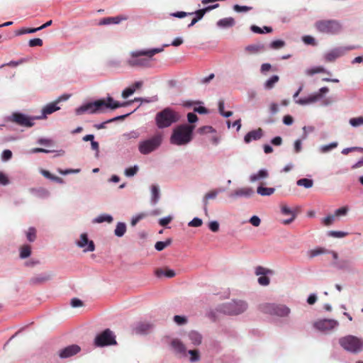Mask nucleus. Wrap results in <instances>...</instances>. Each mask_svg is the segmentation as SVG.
Here are the masks:
<instances>
[{"mask_svg":"<svg viewBox=\"0 0 363 363\" xmlns=\"http://www.w3.org/2000/svg\"><path fill=\"white\" fill-rule=\"evenodd\" d=\"M189 354V361L192 363L199 362L201 359V354L198 350H186V355Z\"/></svg>","mask_w":363,"mask_h":363,"instance_id":"obj_34","label":"nucleus"},{"mask_svg":"<svg viewBox=\"0 0 363 363\" xmlns=\"http://www.w3.org/2000/svg\"><path fill=\"white\" fill-rule=\"evenodd\" d=\"M348 235L347 232L344 231H337V230H330L328 232V235L329 237L335 238H342L346 237Z\"/></svg>","mask_w":363,"mask_h":363,"instance_id":"obj_44","label":"nucleus"},{"mask_svg":"<svg viewBox=\"0 0 363 363\" xmlns=\"http://www.w3.org/2000/svg\"><path fill=\"white\" fill-rule=\"evenodd\" d=\"M326 92H295L294 100L296 103L305 106L319 102L321 105H328L331 101L326 99Z\"/></svg>","mask_w":363,"mask_h":363,"instance_id":"obj_3","label":"nucleus"},{"mask_svg":"<svg viewBox=\"0 0 363 363\" xmlns=\"http://www.w3.org/2000/svg\"><path fill=\"white\" fill-rule=\"evenodd\" d=\"M279 80V77L277 75H273L269 79H267L264 84L265 88L272 89L274 84H276Z\"/></svg>","mask_w":363,"mask_h":363,"instance_id":"obj_50","label":"nucleus"},{"mask_svg":"<svg viewBox=\"0 0 363 363\" xmlns=\"http://www.w3.org/2000/svg\"><path fill=\"white\" fill-rule=\"evenodd\" d=\"M269 177L268 171L265 169H262L258 172L252 174L250 176V181L255 182L257 181L266 179Z\"/></svg>","mask_w":363,"mask_h":363,"instance_id":"obj_26","label":"nucleus"},{"mask_svg":"<svg viewBox=\"0 0 363 363\" xmlns=\"http://www.w3.org/2000/svg\"><path fill=\"white\" fill-rule=\"evenodd\" d=\"M171 243L170 240H167L164 242L163 241H158L156 242L155 247L157 251H162L166 247L169 246Z\"/></svg>","mask_w":363,"mask_h":363,"instance_id":"obj_52","label":"nucleus"},{"mask_svg":"<svg viewBox=\"0 0 363 363\" xmlns=\"http://www.w3.org/2000/svg\"><path fill=\"white\" fill-rule=\"evenodd\" d=\"M264 45L259 44H252L245 47V51L249 53L255 54L264 50Z\"/></svg>","mask_w":363,"mask_h":363,"instance_id":"obj_33","label":"nucleus"},{"mask_svg":"<svg viewBox=\"0 0 363 363\" xmlns=\"http://www.w3.org/2000/svg\"><path fill=\"white\" fill-rule=\"evenodd\" d=\"M254 194V191L251 187H244L236 189L235 191L230 193L229 196L233 199L238 197L250 198Z\"/></svg>","mask_w":363,"mask_h":363,"instance_id":"obj_17","label":"nucleus"},{"mask_svg":"<svg viewBox=\"0 0 363 363\" xmlns=\"http://www.w3.org/2000/svg\"><path fill=\"white\" fill-rule=\"evenodd\" d=\"M250 30L255 33H271L272 31V28L269 26H264L263 28H259L255 25H252L250 27Z\"/></svg>","mask_w":363,"mask_h":363,"instance_id":"obj_36","label":"nucleus"},{"mask_svg":"<svg viewBox=\"0 0 363 363\" xmlns=\"http://www.w3.org/2000/svg\"><path fill=\"white\" fill-rule=\"evenodd\" d=\"M179 116L177 113L169 108H166L158 112L155 116V123L158 128H168L177 122Z\"/></svg>","mask_w":363,"mask_h":363,"instance_id":"obj_6","label":"nucleus"},{"mask_svg":"<svg viewBox=\"0 0 363 363\" xmlns=\"http://www.w3.org/2000/svg\"><path fill=\"white\" fill-rule=\"evenodd\" d=\"M31 254V248L29 245H23L20 249V257L21 259H26Z\"/></svg>","mask_w":363,"mask_h":363,"instance_id":"obj_42","label":"nucleus"},{"mask_svg":"<svg viewBox=\"0 0 363 363\" xmlns=\"http://www.w3.org/2000/svg\"><path fill=\"white\" fill-rule=\"evenodd\" d=\"M94 343L97 347L116 345V337L111 330L106 329L95 337Z\"/></svg>","mask_w":363,"mask_h":363,"instance_id":"obj_15","label":"nucleus"},{"mask_svg":"<svg viewBox=\"0 0 363 363\" xmlns=\"http://www.w3.org/2000/svg\"><path fill=\"white\" fill-rule=\"evenodd\" d=\"M31 192L33 193L35 196L40 198H47L49 196V191L44 188H39L37 189H31Z\"/></svg>","mask_w":363,"mask_h":363,"instance_id":"obj_37","label":"nucleus"},{"mask_svg":"<svg viewBox=\"0 0 363 363\" xmlns=\"http://www.w3.org/2000/svg\"><path fill=\"white\" fill-rule=\"evenodd\" d=\"M223 191L222 189L218 190H212L207 194H205V196L203 198V211L206 215H208V203L209 199H214L216 198L219 192Z\"/></svg>","mask_w":363,"mask_h":363,"instance_id":"obj_23","label":"nucleus"},{"mask_svg":"<svg viewBox=\"0 0 363 363\" xmlns=\"http://www.w3.org/2000/svg\"><path fill=\"white\" fill-rule=\"evenodd\" d=\"M202 224L203 221L201 218H194L188 223V225L190 227H200Z\"/></svg>","mask_w":363,"mask_h":363,"instance_id":"obj_59","label":"nucleus"},{"mask_svg":"<svg viewBox=\"0 0 363 363\" xmlns=\"http://www.w3.org/2000/svg\"><path fill=\"white\" fill-rule=\"evenodd\" d=\"M113 217L108 214H101L93 220V223H101L103 222L111 223Z\"/></svg>","mask_w":363,"mask_h":363,"instance_id":"obj_35","label":"nucleus"},{"mask_svg":"<svg viewBox=\"0 0 363 363\" xmlns=\"http://www.w3.org/2000/svg\"><path fill=\"white\" fill-rule=\"evenodd\" d=\"M315 28L319 33L330 35H338L342 30L341 22L334 19L318 21Z\"/></svg>","mask_w":363,"mask_h":363,"instance_id":"obj_5","label":"nucleus"},{"mask_svg":"<svg viewBox=\"0 0 363 363\" xmlns=\"http://www.w3.org/2000/svg\"><path fill=\"white\" fill-rule=\"evenodd\" d=\"M171 346L173 350L178 354L186 356V348L185 345L179 339L175 338L171 341Z\"/></svg>","mask_w":363,"mask_h":363,"instance_id":"obj_21","label":"nucleus"},{"mask_svg":"<svg viewBox=\"0 0 363 363\" xmlns=\"http://www.w3.org/2000/svg\"><path fill=\"white\" fill-rule=\"evenodd\" d=\"M152 328V325L148 323H139L135 328L137 334H145L148 333Z\"/></svg>","mask_w":363,"mask_h":363,"instance_id":"obj_28","label":"nucleus"},{"mask_svg":"<svg viewBox=\"0 0 363 363\" xmlns=\"http://www.w3.org/2000/svg\"><path fill=\"white\" fill-rule=\"evenodd\" d=\"M150 191H151V199L150 202L151 203L155 206L156 205L160 198V187L157 184H153L150 187Z\"/></svg>","mask_w":363,"mask_h":363,"instance_id":"obj_24","label":"nucleus"},{"mask_svg":"<svg viewBox=\"0 0 363 363\" xmlns=\"http://www.w3.org/2000/svg\"><path fill=\"white\" fill-rule=\"evenodd\" d=\"M340 323L335 319H320L313 323V327L317 330L323 333H329L336 330Z\"/></svg>","mask_w":363,"mask_h":363,"instance_id":"obj_13","label":"nucleus"},{"mask_svg":"<svg viewBox=\"0 0 363 363\" xmlns=\"http://www.w3.org/2000/svg\"><path fill=\"white\" fill-rule=\"evenodd\" d=\"M129 114H125V115H123V116H117V117H115L113 118H111L110 120H108L106 122H104L102 123H100L99 125H96L95 127L97 128V129H102V128H105V125L106 123H111V122H113V121H116L117 120H121V119H123L125 118L127 116H128Z\"/></svg>","mask_w":363,"mask_h":363,"instance_id":"obj_47","label":"nucleus"},{"mask_svg":"<svg viewBox=\"0 0 363 363\" xmlns=\"http://www.w3.org/2000/svg\"><path fill=\"white\" fill-rule=\"evenodd\" d=\"M71 96L70 94H65L58 97L55 101L51 102L46 106H45L42 109V114L38 116H35L37 120H42L47 118L48 115H50L54 113L56 111L60 109V107L58 106L60 103L62 101H65L69 99Z\"/></svg>","mask_w":363,"mask_h":363,"instance_id":"obj_12","label":"nucleus"},{"mask_svg":"<svg viewBox=\"0 0 363 363\" xmlns=\"http://www.w3.org/2000/svg\"><path fill=\"white\" fill-rule=\"evenodd\" d=\"M273 271L269 269L264 268L263 267L259 266L255 269V274L257 276H264L267 274H273Z\"/></svg>","mask_w":363,"mask_h":363,"instance_id":"obj_43","label":"nucleus"},{"mask_svg":"<svg viewBox=\"0 0 363 363\" xmlns=\"http://www.w3.org/2000/svg\"><path fill=\"white\" fill-rule=\"evenodd\" d=\"M140 133L138 131L133 130L129 133H124L123 138L125 140L136 139L139 138Z\"/></svg>","mask_w":363,"mask_h":363,"instance_id":"obj_54","label":"nucleus"},{"mask_svg":"<svg viewBox=\"0 0 363 363\" xmlns=\"http://www.w3.org/2000/svg\"><path fill=\"white\" fill-rule=\"evenodd\" d=\"M126 232V225L125 223L119 222L117 223L116 229L114 230V234L116 236L121 238L124 235Z\"/></svg>","mask_w":363,"mask_h":363,"instance_id":"obj_32","label":"nucleus"},{"mask_svg":"<svg viewBox=\"0 0 363 363\" xmlns=\"http://www.w3.org/2000/svg\"><path fill=\"white\" fill-rule=\"evenodd\" d=\"M355 48L356 47L354 45L335 47L325 52L323 55V59L326 62H333Z\"/></svg>","mask_w":363,"mask_h":363,"instance_id":"obj_11","label":"nucleus"},{"mask_svg":"<svg viewBox=\"0 0 363 363\" xmlns=\"http://www.w3.org/2000/svg\"><path fill=\"white\" fill-rule=\"evenodd\" d=\"M198 132L201 135H205L208 133H215L216 131L212 126L205 125L199 128Z\"/></svg>","mask_w":363,"mask_h":363,"instance_id":"obj_49","label":"nucleus"},{"mask_svg":"<svg viewBox=\"0 0 363 363\" xmlns=\"http://www.w3.org/2000/svg\"><path fill=\"white\" fill-rule=\"evenodd\" d=\"M138 169H139L138 166L134 165L133 167L126 168L125 169L124 174L127 177H131L137 174V172H138Z\"/></svg>","mask_w":363,"mask_h":363,"instance_id":"obj_48","label":"nucleus"},{"mask_svg":"<svg viewBox=\"0 0 363 363\" xmlns=\"http://www.w3.org/2000/svg\"><path fill=\"white\" fill-rule=\"evenodd\" d=\"M195 128L194 125H180L175 128L170 138V142L176 145H185L192 140L193 131Z\"/></svg>","mask_w":363,"mask_h":363,"instance_id":"obj_2","label":"nucleus"},{"mask_svg":"<svg viewBox=\"0 0 363 363\" xmlns=\"http://www.w3.org/2000/svg\"><path fill=\"white\" fill-rule=\"evenodd\" d=\"M349 123L351 126L354 128H357L361 125H363V116H359L357 118H352L349 121Z\"/></svg>","mask_w":363,"mask_h":363,"instance_id":"obj_46","label":"nucleus"},{"mask_svg":"<svg viewBox=\"0 0 363 363\" xmlns=\"http://www.w3.org/2000/svg\"><path fill=\"white\" fill-rule=\"evenodd\" d=\"M173 319L179 325H184L187 323V318L185 316L176 315L174 316Z\"/></svg>","mask_w":363,"mask_h":363,"instance_id":"obj_57","label":"nucleus"},{"mask_svg":"<svg viewBox=\"0 0 363 363\" xmlns=\"http://www.w3.org/2000/svg\"><path fill=\"white\" fill-rule=\"evenodd\" d=\"M275 192V189L272 187H265L259 185L257 189V193L262 196H269Z\"/></svg>","mask_w":363,"mask_h":363,"instance_id":"obj_29","label":"nucleus"},{"mask_svg":"<svg viewBox=\"0 0 363 363\" xmlns=\"http://www.w3.org/2000/svg\"><path fill=\"white\" fill-rule=\"evenodd\" d=\"M28 45L30 47L42 46L43 40L40 38H33L29 40Z\"/></svg>","mask_w":363,"mask_h":363,"instance_id":"obj_62","label":"nucleus"},{"mask_svg":"<svg viewBox=\"0 0 363 363\" xmlns=\"http://www.w3.org/2000/svg\"><path fill=\"white\" fill-rule=\"evenodd\" d=\"M248 307L247 303L242 300H233L222 304L219 311L225 314L236 315L244 313Z\"/></svg>","mask_w":363,"mask_h":363,"instance_id":"obj_9","label":"nucleus"},{"mask_svg":"<svg viewBox=\"0 0 363 363\" xmlns=\"http://www.w3.org/2000/svg\"><path fill=\"white\" fill-rule=\"evenodd\" d=\"M187 337L194 346H199L202 343L203 336L196 330H191L187 333Z\"/></svg>","mask_w":363,"mask_h":363,"instance_id":"obj_22","label":"nucleus"},{"mask_svg":"<svg viewBox=\"0 0 363 363\" xmlns=\"http://www.w3.org/2000/svg\"><path fill=\"white\" fill-rule=\"evenodd\" d=\"M298 186H304L306 189L311 188L313 185V181L310 179L303 178L296 182Z\"/></svg>","mask_w":363,"mask_h":363,"instance_id":"obj_38","label":"nucleus"},{"mask_svg":"<svg viewBox=\"0 0 363 363\" xmlns=\"http://www.w3.org/2000/svg\"><path fill=\"white\" fill-rule=\"evenodd\" d=\"M12 157V152L9 150H5L1 154V160L3 161H8Z\"/></svg>","mask_w":363,"mask_h":363,"instance_id":"obj_64","label":"nucleus"},{"mask_svg":"<svg viewBox=\"0 0 363 363\" xmlns=\"http://www.w3.org/2000/svg\"><path fill=\"white\" fill-rule=\"evenodd\" d=\"M263 136V130L259 128L256 130L248 132L244 137V141L248 144L253 140H258Z\"/></svg>","mask_w":363,"mask_h":363,"instance_id":"obj_20","label":"nucleus"},{"mask_svg":"<svg viewBox=\"0 0 363 363\" xmlns=\"http://www.w3.org/2000/svg\"><path fill=\"white\" fill-rule=\"evenodd\" d=\"M35 233H36V231H35V228H30L26 234L27 239L30 242H33L36 237Z\"/></svg>","mask_w":363,"mask_h":363,"instance_id":"obj_58","label":"nucleus"},{"mask_svg":"<svg viewBox=\"0 0 363 363\" xmlns=\"http://www.w3.org/2000/svg\"><path fill=\"white\" fill-rule=\"evenodd\" d=\"M157 96H154L151 98H135L133 101L121 103L114 101L112 97L108 96L106 99H101L84 103L75 109V113L78 116L84 113L99 114L105 113L108 109L114 110L120 107L127 106L134 101H140L141 104H143L155 102L157 101Z\"/></svg>","mask_w":363,"mask_h":363,"instance_id":"obj_1","label":"nucleus"},{"mask_svg":"<svg viewBox=\"0 0 363 363\" xmlns=\"http://www.w3.org/2000/svg\"><path fill=\"white\" fill-rule=\"evenodd\" d=\"M146 214L144 213H141L140 214H138L132 218L131 220V225L133 226H135L141 219L144 218L145 217Z\"/></svg>","mask_w":363,"mask_h":363,"instance_id":"obj_60","label":"nucleus"},{"mask_svg":"<svg viewBox=\"0 0 363 363\" xmlns=\"http://www.w3.org/2000/svg\"><path fill=\"white\" fill-rule=\"evenodd\" d=\"M162 143V135L157 133L150 138L142 140L138 144V150L143 155H148L156 150Z\"/></svg>","mask_w":363,"mask_h":363,"instance_id":"obj_8","label":"nucleus"},{"mask_svg":"<svg viewBox=\"0 0 363 363\" xmlns=\"http://www.w3.org/2000/svg\"><path fill=\"white\" fill-rule=\"evenodd\" d=\"M125 19H126L125 17H121V16L104 18L99 22V25L104 26V25H109L111 23L118 24L122 20H125Z\"/></svg>","mask_w":363,"mask_h":363,"instance_id":"obj_27","label":"nucleus"},{"mask_svg":"<svg viewBox=\"0 0 363 363\" xmlns=\"http://www.w3.org/2000/svg\"><path fill=\"white\" fill-rule=\"evenodd\" d=\"M302 40L303 41V43L305 44H307V45H316L315 38H313L311 35H305V36H303L302 38Z\"/></svg>","mask_w":363,"mask_h":363,"instance_id":"obj_61","label":"nucleus"},{"mask_svg":"<svg viewBox=\"0 0 363 363\" xmlns=\"http://www.w3.org/2000/svg\"><path fill=\"white\" fill-rule=\"evenodd\" d=\"M328 251L325 248L318 247L315 249L311 250L308 252V255L311 258L315 257L318 255L326 253Z\"/></svg>","mask_w":363,"mask_h":363,"instance_id":"obj_41","label":"nucleus"},{"mask_svg":"<svg viewBox=\"0 0 363 363\" xmlns=\"http://www.w3.org/2000/svg\"><path fill=\"white\" fill-rule=\"evenodd\" d=\"M155 275L159 278L162 277V276H164L167 278H172L176 275V273L173 269H157L155 271Z\"/></svg>","mask_w":363,"mask_h":363,"instance_id":"obj_30","label":"nucleus"},{"mask_svg":"<svg viewBox=\"0 0 363 363\" xmlns=\"http://www.w3.org/2000/svg\"><path fill=\"white\" fill-rule=\"evenodd\" d=\"M259 310L264 313L279 317H286L291 313L290 308L285 305L269 303L261 304Z\"/></svg>","mask_w":363,"mask_h":363,"instance_id":"obj_10","label":"nucleus"},{"mask_svg":"<svg viewBox=\"0 0 363 363\" xmlns=\"http://www.w3.org/2000/svg\"><path fill=\"white\" fill-rule=\"evenodd\" d=\"M338 143L337 142H333L328 145H323L320 147V151L322 153H326L337 147Z\"/></svg>","mask_w":363,"mask_h":363,"instance_id":"obj_39","label":"nucleus"},{"mask_svg":"<svg viewBox=\"0 0 363 363\" xmlns=\"http://www.w3.org/2000/svg\"><path fill=\"white\" fill-rule=\"evenodd\" d=\"M252 7L247 6H240L238 4H235L233 6V10L236 12H247L250 10H252Z\"/></svg>","mask_w":363,"mask_h":363,"instance_id":"obj_56","label":"nucleus"},{"mask_svg":"<svg viewBox=\"0 0 363 363\" xmlns=\"http://www.w3.org/2000/svg\"><path fill=\"white\" fill-rule=\"evenodd\" d=\"M340 345L346 351L357 354L363 351V338L348 335L339 339Z\"/></svg>","mask_w":363,"mask_h":363,"instance_id":"obj_7","label":"nucleus"},{"mask_svg":"<svg viewBox=\"0 0 363 363\" xmlns=\"http://www.w3.org/2000/svg\"><path fill=\"white\" fill-rule=\"evenodd\" d=\"M80 350L81 349L79 346L77 345H72L61 350L59 355L61 358H68L77 354Z\"/></svg>","mask_w":363,"mask_h":363,"instance_id":"obj_18","label":"nucleus"},{"mask_svg":"<svg viewBox=\"0 0 363 363\" xmlns=\"http://www.w3.org/2000/svg\"><path fill=\"white\" fill-rule=\"evenodd\" d=\"M235 21L233 17L223 18L217 21L216 25L220 28H228L234 26Z\"/></svg>","mask_w":363,"mask_h":363,"instance_id":"obj_25","label":"nucleus"},{"mask_svg":"<svg viewBox=\"0 0 363 363\" xmlns=\"http://www.w3.org/2000/svg\"><path fill=\"white\" fill-rule=\"evenodd\" d=\"M284 45H285V42L284 40H276L272 41L270 43L269 47L272 49L277 50V49H280V48L284 47Z\"/></svg>","mask_w":363,"mask_h":363,"instance_id":"obj_51","label":"nucleus"},{"mask_svg":"<svg viewBox=\"0 0 363 363\" xmlns=\"http://www.w3.org/2000/svg\"><path fill=\"white\" fill-rule=\"evenodd\" d=\"M37 31H38V28H21V29L16 31V35H21L27 34V33H35Z\"/></svg>","mask_w":363,"mask_h":363,"instance_id":"obj_55","label":"nucleus"},{"mask_svg":"<svg viewBox=\"0 0 363 363\" xmlns=\"http://www.w3.org/2000/svg\"><path fill=\"white\" fill-rule=\"evenodd\" d=\"M53 277V274L51 272H45L40 274H37L33 276L30 279V283L33 285H38L45 283L49 280H50Z\"/></svg>","mask_w":363,"mask_h":363,"instance_id":"obj_19","label":"nucleus"},{"mask_svg":"<svg viewBox=\"0 0 363 363\" xmlns=\"http://www.w3.org/2000/svg\"><path fill=\"white\" fill-rule=\"evenodd\" d=\"M208 228L212 232H218L219 230V223L216 220L211 221L208 223Z\"/></svg>","mask_w":363,"mask_h":363,"instance_id":"obj_63","label":"nucleus"},{"mask_svg":"<svg viewBox=\"0 0 363 363\" xmlns=\"http://www.w3.org/2000/svg\"><path fill=\"white\" fill-rule=\"evenodd\" d=\"M349 208L347 206H343L336 209L334 212V214L335 215L336 218L345 216L347 214Z\"/></svg>","mask_w":363,"mask_h":363,"instance_id":"obj_53","label":"nucleus"},{"mask_svg":"<svg viewBox=\"0 0 363 363\" xmlns=\"http://www.w3.org/2000/svg\"><path fill=\"white\" fill-rule=\"evenodd\" d=\"M167 47H169V45H163L161 48L133 51L130 54V58L128 60V65L130 66H146L148 64V60L139 58L140 56L144 55L150 58L155 55L162 52Z\"/></svg>","mask_w":363,"mask_h":363,"instance_id":"obj_4","label":"nucleus"},{"mask_svg":"<svg viewBox=\"0 0 363 363\" xmlns=\"http://www.w3.org/2000/svg\"><path fill=\"white\" fill-rule=\"evenodd\" d=\"M144 83V81L142 80L135 82L132 85L125 88L123 91H136L138 89H141L143 88Z\"/></svg>","mask_w":363,"mask_h":363,"instance_id":"obj_40","label":"nucleus"},{"mask_svg":"<svg viewBox=\"0 0 363 363\" xmlns=\"http://www.w3.org/2000/svg\"><path fill=\"white\" fill-rule=\"evenodd\" d=\"M34 120H37L35 116H28L27 115L19 112H14L8 117V121L13 122L18 125L27 128L33 126Z\"/></svg>","mask_w":363,"mask_h":363,"instance_id":"obj_14","label":"nucleus"},{"mask_svg":"<svg viewBox=\"0 0 363 363\" xmlns=\"http://www.w3.org/2000/svg\"><path fill=\"white\" fill-rule=\"evenodd\" d=\"M336 216L335 214L328 215L326 217L322 219V223L325 226H330L335 222Z\"/></svg>","mask_w":363,"mask_h":363,"instance_id":"obj_45","label":"nucleus"},{"mask_svg":"<svg viewBox=\"0 0 363 363\" xmlns=\"http://www.w3.org/2000/svg\"><path fill=\"white\" fill-rule=\"evenodd\" d=\"M76 245L83 249V252H93L95 250V245L92 240H89L86 233L81 234L79 239L76 242Z\"/></svg>","mask_w":363,"mask_h":363,"instance_id":"obj_16","label":"nucleus"},{"mask_svg":"<svg viewBox=\"0 0 363 363\" xmlns=\"http://www.w3.org/2000/svg\"><path fill=\"white\" fill-rule=\"evenodd\" d=\"M189 15H195V17L191 20V22L188 25V27L190 28L196 24L199 21L202 19L205 15V12L203 11V9H199L194 12L189 13Z\"/></svg>","mask_w":363,"mask_h":363,"instance_id":"obj_31","label":"nucleus"}]
</instances>
